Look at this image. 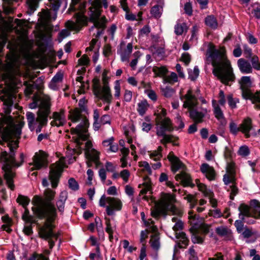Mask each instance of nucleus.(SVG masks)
Instances as JSON below:
<instances>
[{
    "label": "nucleus",
    "mask_w": 260,
    "mask_h": 260,
    "mask_svg": "<svg viewBox=\"0 0 260 260\" xmlns=\"http://www.w3.org/2000/svg\"><path fill=\"white\" fill-rule=\"evenodd\" d=\"M21 134V126L15 124L12 118L10 117H3L0 119V144L9 148L8 152L4 151L1 153L0 161L4 172V178L7 181L8 187L11 189H14L13 178L15 176L14 168H18L22 165L24 161V155L22 153L20 155V162L15 160V151L18 147V139Z\"/></svg>",
    "instance_id": "1"
},
{
    "label": "nucleus",
    "mask_w": 260,
    "mask_h": 260,
    "mask_svg": "<svg viewBox=\"0 0 260 260\" xmlns=\"http://www.w3.org/2000/svg\"><path fill=\"white\" fill-rule=\"evenodd\" d=\"M55 193V191L50 188H47L44 192V199L35 196L32 201V203L35 206L32 208L34 213L41 219L46 218L44 226L41 227L39 231L40 237L45 240L55 236L53 232L54 226L52 224V222L57 217V210L52 202Z\"/></svg>",
    "instance_id": "2"
},
{
    "label": "nucleus",
    "mask_w": 260,
    "mask_h": 260,
    "mask_svg": "<svg viewBox=\"0 0 260 260\" xmlns=\"http://www.w3.org/2000/svg\"><path fill=\"white\" fill-rule=\"evenodd\" d=\"M81 0H72L70 10L76 11L79 9L80 12L76 14V23L70 22L71 25L69 27L72 29H79L84 25H87L88 20L93 23V25L90 28V31H92L94 28H97L98 30L95 35L96 38H99L104 34V29L106 27L107 19L105 16L100 18L101 13V9L102 8V2L101 0H94L91 3V6L89 8L88 15L89 18L84 15V10L86 7L87 3L83 2L80 3L77 7V5Z\"/></svg>",
    "instance_id": "3"
},
{
    "label": "nucleus",
    "mask_w": 260,
    "mask_h": 260,
    "mask_svg": "<svg viewBox=\"0 0 260 260\" xmlns=\"http://www.w3.org/2000/svg\"><path fill=\"white\" fill-rule=\"evenodd\" d=\"M207 61L213 67V74L223 84L229 85L235 81V77L230 61L214 47L206 51Z\"/></svg>",
    "instance_id": "4"
},
{
    "label": "nucleus",
    "mask_w": 260,
    "mask_h": 260,
    "mask_svg": "<svg viewBox=\"0 0 260 260\" xmlns=\"http://www.w3.org/2000/svg\"><path fill=\"white\" fill-rule=\"evenodd\" d=\"M50 107L51 104L48 99H44L41 102L37 118L32 112H26V117L30 131H35L38 134L41 132L42 127L47 124L48 116L51 113Z\"/></svg>",
    "instance_id": "5"
},
{
    "label": "nucleus",
    "mask_w": 260,
    "mask_h": 260,
    "mask_svg": "<svg viewBox=\"0 0 260 260\" xmlns=\"http://www.w3.org/2000/svg\"><path fill=\"white\" fill-rule=\"evenodd\" d=\"M155 115L156 134L158 137H162L160 142L166 145L167 143L171 142L172 140L171 136L166 134L167 132H171L173 129L172 121L166 116L167 111L165 109H161Z\"/></svg>",
    "instance_id": "6"
},
{
    "label": "nucleus",
    "mask_w": 260,
    "mask_h": 260,
    "mask_svg": "<svg viewBox=\"0 0 260 260\" xmlns=\"http://www.w3.org/2000/svg\"><path fill=\"white\" fill-rule=\"evenodd\" d=\"M180 99L183 102V107L189 110L190 118L197 123L202 122L207 113V110L206 109H203L200 111L198 110L197 98L193 95L192 90L189 89L186 94L180 96Z\"/></svg>",
    "instance_id": "7"
},
{
    "label": "nucleus",
    "mask_w": 260,
    "mask_h": 260,
    "mask_svg": "<svg viewBox=\"0 0 260 260\" xmlns=\"http://www.w3.org/2000/svg\"><path fill=\"white\" fill-rule=\"evenodd\" d=\"M242 95L245 100H249L255 105L256 108L260 109V91L252 93L249 89L252 85L250 76H243L239 81Z\"/></svg>",
    "instance_id": "8"
},
{
    "label": "nucleus",
    "mask_w": 260,
    "mask_h": 260,
    "mask_svg": "<svg viewBox=\"0 0 260 260\" xmlns=\"http://www.w3.org/2000/svg\"><path fill=\"white\" fill-rule=\"evenodd\" d=\"M239 217L244 219V217H253L260 219V202L256 199L250 201L249 206L242 204L239 207Z\"/></svg>",
    "instance_id": "9"
},
{
    "label": "nucleus",
    "mask_w": 260,
    "mask_h": 260,
    "mask_svg": "<svg viewBox=\"0 0 260 260\" xmlns=\"http://www.w3.org/2000/svg\"><path fill=\"white\" fill-rule=\"evenodd\" d=\"M175 201V196L174 194H166L161 201L159 208L151 211V216L157 218L161 213H166L169 211L172 212L173 214H175L176 208L174 204Z\"/></svg>",
    "instance_id": "10"
},
{
    "label": "nucleus",
    "mask_w": 260,
    "mask_h": 260,
    "mask_svg": "<svg viewBox=\"0 0 260 260\" xmlns=\"http://www.w3.org/2000/svg\"><path fill=\"white\" fill-rule=\"evenodd\" d=\"M67 4V0H49L48 6L50 9L45 10L43 12L44 19L48 21L55 20L59 8L62 5L63 8L66 9Z\"/></svg>",
    "instance_id": "11"
},
{
    "label": "nucleus",
    "mask_w": 260,
    "mask_h": 260,
    "mask_svg": "<svg viewBox=\"0 0 260 260\" xmlns=\"http://www.w3.org/2000/svg\"><path fill=\"white\" fill-rule=\"evenodd\" d=\"M103 82L104 86L102 89L100 87H94V94L104 102L110 104L111 102L112 96L108 85V78L105 74H103Z\"/></svg>",
    "instance_id": "12"
},
{
    "label": "nucleus",
    "mask_w": 260,
    "mask_h": 260,
    "mask_svg": "<svg viewBox=\"0 0 260 260\" xmlns=\"http://www.w3.org/2000/svg\"><path fill=\"white\" fill-rule=\"evenodd\" d=\"M88 120L85 118H82L80 123L75 128H71L72 134L76 135V142L78 144H80V141H86L88 139Z\"/></svg>",
    "instance_id": "13"
},
{
    "label": "nucleus",
    "mask_w": 260,
    "mask_h": 260,
    "mask_svg": "<svg viewBox=\"0 0 260 260\" xmlns=\"http://www.w3.org/2000/svg\"><path fill=\"white\" fill-rule=\"evenodd\" d=\"M47 166V155L43 151L36 153L33 157V162L29 164L30 171L39 170Z\"/></svg>",
    "instance_id": "14"
},
{
    "label": "nucleus",
    "mask_w": 260,
    "mask_h": 260,
    "mask_svg": "<svg viewBox=\"0 0 260 260\" xmlns=\"http://www.w3.org/2000/svg\"><path fill=\"white\" fill-rule=\"evenodd\" d=\"M241 132L244 135L246 138L251 137H255L257 135L256 131L253 124L251 118L247 117L244 118L240 124Z\"/></svg>",
    "instance_id": "15"
},
{
    "label": "nucleus",
    "mask_w": 260,
    "mask_h": 260,
    "mask_svg": "<svg viewBox=\"0 0 260 260\" xmlns=\"http://www.w3.org/2000/svg\"><path fill=\"white\" fill-rule=\"evenodd\" d=\"M106 213L109 216L115 214L114 210L119 211L121 209L122 203L118 198L113 197H107Z\"/></svg>",
    "instance_id": "16"
},
{
    "label": "nucleus",
    "mask_w": 260,
    "mask_h": 260,
    "mask_svg": "<svg viewBox=\"0 0 260 260\" xmlns=\"http://www.w3.org/2000/svg\"><path fill=\"white\" fill-rule=\"evenodd\" d=\"M226 173L223 176V182L226 185L230 183H233L236 182V171L235 169V164L231 162L227 164L226 168Z\"/></svg>",
    "instance_id": "17"
},
{
    "label": "nucleus",
    "mask_w": 260,
    "mask_h": 260,
    "mask_svg": "<svg viewBox=\"0 0 260 260\" xmlns=\"http://www.w3.org/2000/svg\"><path fill=\"white\" fill-rule=\"evenodd\" d=\"M52 118H53V120L51 122L52 126L57 127L63 126L66 123L64 110L61 109L59 111L53 112Z\"/></svg>",
    "instance_id": "18"
},
{
    "label": "nucleus",
    "mask_w": 260,
    "mask_h": 260,
    "mask_svg": "<svg viewBox=\"0 0 260 260\" xmlns=\"http://www.w3.org/2000/svg\"><path fill=\"white\" fill-rule=\"evenodd\" d=\"M200 171L206 178L210 181L216 179V173L213 167L207 163H203L200 166Z\"/></svg>",
    "instance_id": "19"
},
{
    "label": "nucleus",
    "mask_w": 260,
    "mask_h": 260,
    "mask_svg": "<svg viewBox=\"0 0 260 260\" xmlns=\"http://www.w3.org/2000/svg\"><path fill=\"white\" fill-rule=\"evenodd\" d=\"M168 159L171 164V170L175 173L180 169H184L185 167L180 159L175 156L173 152H170L168 155Z\"/></svg>",
    "instance_id": "20"
},
{
    "label": "nucleus",
    "mask_w": 260,
    "mask_h": 260,
    "mask_svg": "<svg viewBox=\"0 0 260 260\" xmlns=\"http://www.w3.org/2000/svg\"><path fill=\"white\" fill-rule=\"evenodd\" d=\"M175 179L178 181H180L184 186H190L193 187L194 185L191 182L190 175L185 172H182L175 176Z\"/></svg>",
    "instance_id": "21"
},
{
    "label": "nucleus",
    "mask_w": 260,
    "mask_h": 260,
    "mask_svg": "<svg viewBox=\"0 0 260 260\" xmlns=\"http://www.w3.org/2000/svg\"><path fill=\"white\" fill-rule=\"evenodd\" d=\"M237 64L240 72L243 74H249L252 72V68L250 62L243 58L238 60Z\"/></svg>",
    "instance_id": "22"
},
{
    "label": "nucleus",
    "mask_w": 260,
    "mask_h": 260,
    "mask_svg": "<svg viewBox=\"0 0 260 260\" xmlns=\"http://www.w3.org/2000/svg\"><path fill=\"white\" fill-rule=\"evenodd\" d=\"M60 176V169L58 167L51 170L49 174V179L53 188L57 186L58 180Z\"/></svg>",
    "instance_id": "23"
},
{
    "label": "nucleus",
    "mask_w": 260,
    "mask_h": 260,
    "mask_svg": "<svg viewBox=\"0 0 260 260\" xmlns=\"http://www.w3.org/2000/svg\"><path fill=\"white\" fill-rule=\"evenodd\" d=\"M86 146L88 149L86 152V155L87 157H88V159L96 163L99 159V153L94 149L90 148L91 145V143L90 142H87L86 143Z\"/></svg>",
    "instance_id": "24"
},
{
    "label": "nucleus",
    "mask_w": 260,
    "mask_h": 260,
    "mask_svg": "<svg viewBox=\"0 0 260 260\" xmlns=\"http://www.w3.org/2000/svg\"><path fill=\"white\" fill-rule=\"evenodd\" d=\"M132 50L133 44L132 43H128L126 48L124 50H122L121 48L118 49L117 53L120 55L121 60L122 62L128 61Z\"/></svg>",
    "instance_id": "25"
},
{
    "label": "nucleus",
    "mask_w": 260,
    "mask_h": 260,
    "mask_svg": "<svg viewBox=\"0 0 260 260\" xmlns=\"http://www.w3.org/2000/svg\"><path fill=\"white\" fill-rule=\"evenodd\" d=\"M69 119L74 123L77 122L82 119L81 111L78 108L70 111Z\"/></svg>",
    "instance_id": "26"
},
{
    "label": "nucleus",
    "mask_w": 260,
    "mask_h": 260,
    "mask_svg": "<svg viewBox=\"0 0 260 260\" xmlns=\"http://www.w3.org/2000/svg\"><path fill=\"white\" fill-rule=\"evenodd\" d=\"M212 105L213 107V113L215 117L218 120L224 119V116L222 111L220 108L219 105L217 103L216 101L213 100L212 101Z\"/></svg>",
    "instance_id": "27"
},
{
    "label": "nucleus",
    "mask_w": 260,
    "mask_h": 260,
    "mask_svg": "<svg viewBox=\"0 0 260 260\" xmlns=\"http://www.w3.org/2000/svg\"><path fill=\"white\" fill-rule=\"evenodd\" d=\"M148 107L149 105L146 100L141 101L138 104L137 111L139 114L143 116L146 113Z\"/></svg>",
    "instance_id": "28"
},
{
    "label": "nucleus",
    "mask_w": 260,
    "mask_h": 260,
    "mask_svg": "<svg viewBox=\"0 0 260 260\" xmlns=\"http://www.w3.org/2000/svg\"><path fill=\"white\" fill-rule=\"evenodd\" d=\"M207 26L212 29H216L217 27L218 23L216 18L213 15L208 16L205 20Z\"/></svg>",
    "instance_id": "29"
},
{
    "label": "nucleus",
    "mask_w": 260,
    "mask_h": 260,
    "mask_svg": "<svg viewBox=\"0 0 260 260\" xmlns=\"http://www.w3.org/2000/svg\"><path fill=\"white\" fill-rule=\"evenodd\" d=\"M16 202L24 208L27 207L29 204L30 199L27 196L19 194L16 199Z\"/></svg>",
    "instance_id": "30"
},
{
    "label": "nucleus",
    "mask_w": 260,
    "mask_h": 260,
    "mask_svg": "<svg viewBox=\"0 0 260 260\" xmlns=\"http://www.w3.org/2000/svg\"><path fill=\"white\" fill-rule=\"evenodd\" d=\"M197 186L199 190L203 192L205 197H211L212 195H213V192L208 189L206 185L203 183H199Z\"/></svg>",
    "instance_id": "31"
},
{
    "label": "nucleus",
    "mask_w": 260,
    "mask_h": 260,
    "mask_svg": "<svg viewBox=\"0 0 260 260\" xmlns=\"http://www.w3.org/2000/svg\"><path fill=\"white\" fill-rule=\"evenodd\" d=\"M162 148L161 146H158L157 149L151 152L150 154V157L155 161H158L162 157Z\"/></svg>",
    "instance_id": "32"
},
{
    "label": "nucleus",
    "mask_w": 260,
    "mask_h": 260,
    "mask_svg": "<svg viewBox=\"0 0 260 260\" xmlns=\"http://www.w3.org/2000/svg\"><path fill=\"white\" fill-rule=\"evenodd\" d=\"M176 238L179 240V242L181 243L182 246H187L188 245V240L187 237L184 232L176 233Z\"/></svg>",
    "instance_id": "33"
},
{
    "label": "nucleus",
    "mask_w": 260,
    "mask_h": 260,
    "mask_svg": "<svg viewBox=\"0 0 260 260\" xmlns=\"http://www.w3.org/2000/svg\"><path fill=\"white\" fill-rule=\"evenodd\" d=\"M93 128L94 129L95 131L99 130L101 125H102L100 120H99V117H100V114L97 109H95L93 111Z\"/></svg>",
    "instance_id": "34"
},
{
    "label": "nucleus",
    "mask_w": 260,
    "mask_h": 260,
    "mask_svg": "<svg viewBox=\"0 0 260 260\" xmlns=\"http://www.w3.org/2000/svg\"><path fill=\"white\" fill-rule=\"evenodd\" d=\"M162 11V8L161 7L158 5H155L151 9L150 13L153 17L158 18L161 15Z\"/></svg>",
    "instance_id": "35"
},
{
    "label": "nucleus",
    "mask_w": 260,
    "mask_h": 260,
    "mask_svg": "<svg viewBox=\"0 0 260 260\" xmlns=\"http://www.w3.org/2000/svg\"><path fill=\"white\" fill-rule=\"evenodd\" d=\"M161 91L162 95L166 98H171L175 93V90L169 86L161 88Z\"/></svg>",
    "instance_id": "36"
},
{
    "label": "nucleus",
    "mask_w": 260,
    "mask_h": 260,
    "mask_svg": "<svg viewBox=\"0 0 260 260\" xmlns=\"http://www.w3.org/2000/svg\"><path fill=\"white\" fill-rule=\"evenodd\" d=\"M241 125L240 124L238 126L237 124L234 121H232L230 122L229 124V129L230 133L236 136L238 132H241Z\"/></svg>",
    "instance_id": "37"
},
{
    "label": "nucleus",
    "mask_w": 260,
    "mask_h": 260,
    "mask_svg": "<svg viewBox=\"0 0 260 260\" xmlns=\"http://www.w3.org/2000/svg\"><path fill=\"white\" fill-rule=\"evenodd\" d=\"M24 211L22 214V219L26 222L30 223H35L34 218L32 216L29 215V211L27 207L24 208Z\"/></svg>",
    "instance_id": "38"
},
{
    "label": "nucleus",
    "mask_w": 260,
    "mask_h": 260,
    "mask_svg": "<svg viewBox=\"0 0 260 260\" xmlns=\"http://www.w3.org/2000/svg\"><path fill=\"white\" fill-rule=\"evenodd\" d=\"M228 103L231 109L237 108V104L239 103V100L237 98H233L232 94H229L227 96Z\"/></svg>",
    "instance_id": "39"
},
{
    "label": "nucleus",
    "mask_w": 260,
    "mask_h": 260,
    "mask_svg": "<svg viewBox=\"0 0 260 260\" xmlns=\"http://www.w3.org/2000/svg\"><path fill=\"white\" fill-rule=\"evenodd\" d=\"M199 69L198 66H196L193 70H189L188 72V77L191 81H194L199 75Z\"/></svg>",
    "instance_id": "40"
},
{
    "label": "nucleus",
    "mask_w": 260,
    "mask_h": 260,
    "mask_svg": "<svg viewBox=\"0 0 260 260\" xmlns=\"http://www.w3.org/2000/svg\"><path fill=\"white\" fill-rule=\"evenodd\" d=\"M238 154L242 157L247 156L250 154L249 147L247 145L241 146L238 150Z\"/></svg>",
    "instance_id": "41"
},
{
    "label": "nucleus",
    "mask_w": 260,
    "mask_h": 260,
    "mask_svg": "<svg viewBox=\"0 0 260 260\" xmlns=\"http://www.w3.org/2000/svg\"><path fill=\"white\" fill-rule=\"evenodd\" d=\"M44 99H48V100L49 101V103L50 104V98H48V97H44V98H40L38 100H37L36 101H34V102L30 103L29 104V108H30V109H35V108H37L38 107L40 108L41 102ZM39 110H40V109H39Z\"/></svg>",
    "instance_id": "42"
},
{
    "label": "nucleus",
    "mask_w": 260,
    "mask_h": 260,
    "mask_svg": "<svg viewBox=\"0 0 260 260\" xmlns=\"http://www.w3.org/2000/svg\"><path fill=\"white\" fill-rule=\"evenodd\" d=\"M216 234L221 237L225 236L228 234V229L223 226H218L215 229Z\"/></svg>",
    "instance_id": "43"
},
{
    "label": "nucleus",
    "mask_w": 260,
    "mask_h": 260,
    "mask_svg": "<svg viewBox=\"0 0 260 260\" xmlns=\"http://www.w3.org/2000/svg\"><path fill=\"white\" fill-rule=\"evenodd\" d=\"M28 260H49V259L48 256H46L43 254L34 253Z\"/></svg>",
    "instance_id": "44"
},
{
    "label": "nucleus",
    "mask_w": 260,
    "mask_h": 260,
    "mask_svg": "<svg viewBox=\"0 0 260 260\" xmlns=\"http://www.w3.org/2000/svg\"><path fill=\"white\" fill-rule=\"evenodd\" d=\"M69 187L73 190L76 191L79 189V184L73 178H71L68 181Z\"/></svg>",
    "instance_id": "45"
},
{
    "label": "nucleus",
    "mask_w": 260,
    "mask_h": 260,
    "mask_svg": "<svg viewBox=\"0 0 260 260\" xmlns=\"http://www.w3.org/2000/svg\"><path fill=\"white\" fill-rule=\"evenodd\" d=\"M255 234V231H252V229L247 228H245L242 233V236L245 239H248Z\"/></svg>",
    "instance_id": "46"
},
{
    "label": "nucleus",
    "mask_w": 260,
    "mask_h": 260,
    "mask_svg": "<svg viewBox=\"0 0 260 260\" xmlns=\"http://www.w3.org/2000/svg\"><path fill=\"white\" fill-rule=\"evenodd\" d=\"M191 239L192 242L194 244H202L204 240V238L201 237L196 233H193L192 234Z\"/></svg>",
    "instance_id": "47"
},
{
    "label": "nucleus",
    "mask_w": 260,
    "mask_h": 260,
    "mask_svg": "<svg viewBox=\"0 0 260 260\" xmlns=\"http://www.w3.org/2000/svg\"><path fill=\"white\" fill-rule=\"evenodd\" d=\"M245 220V218L244 219H241L240 218V219L237 220L235 221L234 225L235 227L236 228V230L238 233H241L243 230L244 228V223L243 221Z\"/></svg>",
    "instance_id": "48"
},
{
    "label": "nucleus",
    "mask_w": 260,
    "mask_h": 260,
    "mask_svg": "<svg viewBox=\"0 0 260 260\" xmlns=\"http://www.w3.org/2000/svg\"><path fill=\"white\" fill-rule=\"evenodd\" d=\"M230 188L231 189V192H230V199L232 200H233L234 199V197L237 195L238 193L239 190L238 187L235 184V182L232 183V185H231L230 186Z\"/></svg>",
    "instance_id": "49"
},
{
    "label": "nucleus",
    "mask_w": 260,
    "mask_h": 260,
    "mask_svg": "<svg viewBox=\"0 0 260 260\" xmlns=\"http://www.w3.org/2000/svg\"><path fill=\"white\" fill-rule=\"evenodd\" d=\"M70 32L67 29L61 30L58 34V40L59 42H61L63 39L70 35Z\"/></svg>",
    "instance_id": "50"
},
{
    "label": "nucleus",
    "mask_w": 260,
    "mask_h": 260,
    "mask_svg": "<svg viewBox=\"0 0 260 260\" xmlns=\"http://www.w3.org/2000/svg\"><path fill=\"white\" fill-rule=\"evenodd\" d=\"M251 62L253 68L256 70H260V62L258 58L256 56H253L251 59Z\"/></svg>",
    "instance_id": "51"
},
{
    "label": "nucleus",
    "mask_w": 260,
    "mask_h": 260,
    "mask_svg": "<svg viewBox=\"0 0 260 260\" xmlns=\"http://www.w3.org/2000/svg\"><path fill=\"white\" fill-rule=\"evenodd\" d=\"M120 176L122 178L124 182L127 183L130 176V173L127 170H123L120 173Z\"/></svg>",
    "instance_id": "52"
},
{
    "label": "nucleus",
    "mask_w": 260,
    "mask_h": 260,
    "mask_svg": "<svg viewBox=\"0 0 260 260\" xmlns=\"http://www.w3.org/2000/svg\"><path fill=\"white\" fill-rule=\"evenodd\" d=\"M14 75L11 71H7L3 76L4 80H6V82L9 81L11 83H13L14 80Z\"/></svg>",
    "instance_id": "53"
},
{
    "label": "nucleus",
    "mask_w": 260,
    "mask_h": 260,
    "mask_svg": "<svg viewBox=\"0 0 260 260\" xmlns=\"http://www.w3.org/2000/svg\"><path fill=\"white\" fill-rule=\"evenodd\" d=\"M218 98H219V100L218 101V104L221 106H224L226 103V100L225 99L224 93L223 90H220L219 91Z\"/></svg>",
    "instance_id": "54"
},
{
    "label": "nucleus",
    "mask_w": 260,
    "mask_h": 260,
    "mask_svg": "<svg viewBox=\"0 0 260 260\" xmlns=\"http://www.w3.org/2000/svg\"><path fill=\"white\" fill-rule=\"evenodd\" d=\"M151 246L154 250H158L160 247L159 238H154L151 243Z\"/></svg>",
    "instance_id": "55"
},
{
    "label": "nucleus",
    "mask_w": 260,
    "mask_h": 260,
    "mask_svg": "<svg viewBox=\"0 0 260 260\" xmlns=\"http://www.w3.org/2000/svg\"><path fill=\"white\" fill-rule=\"evenodd\" d=\"M99 120L102 125H105L110 123L111 118L109 115L105 114L103 115L100 119L99 118Z\"/></svg>",
    "instance_id": "56"
},
{
    "label": "nucleus",
    "mask_w": 260,
    "mask_h": 260,
    "mask_svg": "<svg viewBox=\"0 0 260 260\" xmlns=\"http://www.w3.org/2000/svg\"><path fill=\"white\" fill-rule=\"evenodd\" d=\"M99 175L103 183L105 182L107 174L106 171L104 168H101L99 170Z\"/></svg>",
    "instance_id": "57"
},
{
    "label": "nucleus",
    "mask_w": 260,
    "mask_h": 260,
    "mask_svg": "<svg viewBox=\"0 0 260 260\" xmlns=\"http://www.w3.org/2000/svg\"><path fill=\"white\" fill-rule=\"evenodd\" d=\"M174 29L175 34L178 36L181 35L184 31V28L182 24L178 23L175 25Z\"/></svg>",
    "instance_id": "58"
},
{
    "label": "nucleus",
    "mask_w": 260,
    "mask_h": 260,
    "mask_svg": "<svg viewBox=\"0 0 260 260\" xmlns=\"http://www.w3.org/2000/svg\"><path fill=\"white\" fill-rule=\"evenodd\" d=\"M114 89L115 91L114 96L116 98H118L120 94V85L118 80H116L115 82Z\"/></svg>",
    "instance_id": "59"
},
{
    "label": "nucleus",
    "mask_w": 260,
    "mask_h": 260,
    "mask_svg": "<svg viewBox=\"0 0 260 260\" xmlns=\"http://www.w3.org/2000/svg\"><path fill=\"white\" fill-rule=\"evenodd\" d=\"M142 130L146 133H148L152 128V125L150 123L142 122L141 124Z\"/></svg>",
    "instance_id": "60"
},
{
    "label": "nucleus",
    "mask_w": 260,
    "mask_h": 260,
    "mask_svg": "<svg viewBox=\"0 0 260 260\" xmlns=\"http://www.w3.org/2000/svg\"><path fill=\"white\" fill-rule=\"evenodd\" d=\"M183 228V222L180 220H178L175 224V225H174V226L173 227V230L177 232V231H180V230H182Z\"/></svg>",
    "instance_id": "61"
},
{
    "label": "nucleus",
    "mask_w": 260,
    "mask_h": 260,
    "mask_svg": "<svg viewBox=\"0 0 260 260\" xmlns=\"http://www.w3.org/2000/svg\"><path fill=\"white\" fill-rule=\"evenodd\" d=\"M63 79V74L60 72H57L52 78L51 80L56 83H59L62 81Z\"/></svg>",
    "instance_id": "62"
},
{
    "label": "nucleus",
    "mask_w": 260,
    "mask_h": 260,
    "mask_svg": "<svg viewBox=\"0 0 260 260\" xmlns=\"http://www.w3.org/2000/svg\"><path fill=\"white\" fill-rule=\"evenodd\" d=\"M117 29V26L115 24H112L109 29L108 30L109 35H110L111 39L113 40L115 32Z\"/></svg>",
    "instance_id": "63"
},
{
    "label": "nucleus",
    "mask_w": 260,
    "mask_h": 260,
    "mask_svg": "<svg viewBox=\"0 0 260 260\" xmlns=\"http://www.w3.org/2000/svg\"><path fill=\"white\" fill-rule=\"evenodd\" d=\"M185 12L188 15H192V10L191 4L189 2L186 3L184 7Z\"/></svg>",
    "instance_id": "64"
}]
</instances>
